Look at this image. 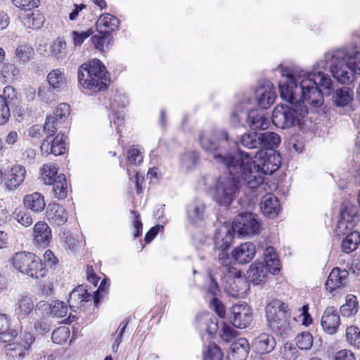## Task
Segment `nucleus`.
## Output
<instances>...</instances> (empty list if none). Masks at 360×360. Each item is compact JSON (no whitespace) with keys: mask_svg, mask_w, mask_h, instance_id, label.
Listing matches in <instances>:
<instances>
[{"mask_svg":"<svg viewBox=\"0 0 360 360\" xmlns=\"http://www.w3.org/2000/svg\"><path fill=\"white\" fill-rule=\"evenodd\" d=\"M199 141L203 150L217 164L226 167L231 174L240 177L244 184L252 190L262 184L264 175L271 174L281 164L280 155L275 151H266L264 155L261 153L257 162L244 151L230 153L229 134L224 129L203 131Z\"/></svg>","mask_w":360,"mask_h":360,"instance_id":"1","label":"nucleus"},{"mask_svg":"<svg viewBox=\"0 0 360 360\" xmlns=\"http://www.w3.org/2000/svg\"><path fill=\"white\" fill-rule=\"evenodd\" d=\"M317 72L293 71L287 68L281 69L283 80L280 82L282 96L293 99L292 89H295L306 103L318 107L323 103V95H330L333 89L330 77L323 73L318 67Z\"/></svg>","mask_w":360,"mask_h":360,"instance_id":"2","label":"nucleus"},{"mask_svg":"<svg viewBox=\"0 0 360 360\" xmlns=\"http://www.w3.org/2000/svg\"><path fill=\"white\" fill-rule=\"evenodd\" d=\"M292 89L293 99L290 101L282 96L279 86L281 98L288 101L289 105H281L274 108L271 120L277 128L285 129L298 126L308 113L307 108L304 105L306 101H303L301 94L295 89Z\"/></svg>","mask_w":360,"mask_h":360,"instance_id":"3","label":"nucleus"},{"mask_svg":"<svg viewBox=\"0 0 360 360\" xmlns=\"http://www.w3.org/2000/svg\"><path fill=\"white\" fill-rule=\"evenodd\" d=\"M347 54L346 48L328 51L316 65L319 69H326L330 63V70L334 78L341 84H349L354 80V74L352 65L347 59Z\"/></svg>","mask_w":360,"mask_h":360,"instance_id":"4","label":"nucleus"},{"mask_svg":"<svg viewBox=\"0 0 360 360\" xmlns=\"http://www.w3.org/2000/svg\"><path fill=\"white\" fill-rule=\"evenodd\" d=\"M77 74L80 84L94 93L107 88L109 78L104 65L98 59L95 58L82 64Z\"/></svg>","mask_w":360,"mask_h":360,"instance_id":"5","label":"nucleus"},{"mask_svg":"<svg viewBox=\"0 0 360 360\" xmlns=\"http://www.w3.org/2000/svg\"><path fill=\"white\" fill-rule=\"evenodd\" d=\"M264 259L266 264L262 262L254 263L247 271L248 280L255 285L266 282L268 271L274 275L278 274L280 271V260L273 247L266 248Z\"/></svg>","mask_w":360,"mask_h":360,"instance_id":"6","label":"nucleus"},{"mask_svg":"<svg viewBox=\"0 0 360 360\" xmlns=\"http://www.w3.org/2000/svg\"><path fill=\"white\" fill-rule=\"evenodd\" d=\"M220 176L213 188V198L221 205L228 207L236 198L240 190V182L243 180L236 175L231 174Z\"/></svg>","mask_w":360,"mask_h":360,"instance_id":"7","label":"nucleus"},{"mask_svg":"<svg viewBox=\"0 0 360 360\" xmlns=\"http://www.w3.org/2000/svg\"><path fill=\"white\" fill-rule=\"evenodd\" d=\"M288 305L279 300H271L266 307V316L269 327L281 337L288 336L290 331Z\"/></svg>","mask_w":360,"mask_h":360,"instance_id":"8","label":"nucleus"},{"mask_svg":"<svg viewBox=\"0 0 360 360\" xmlns=\"http://www.w3.org/2000/svg\"><path fill=\"white\" fill-rule=\"evenodd\" d=\"M13 267L20 273L39 279L45 276L46 269L41 260L32 252H18L12 257Z\"/></svg>","mask_w":360,"mask_h":360,"instance_id":"9","label":"nucleus"},{"mask_svg":"<svg viewBox=\"0 0 360 360\" xmlns=\"http://www.w3.org/2000/svg\"><path fill=\"white\" fill-rule=\"evenodd\" d=\"M234 237V230L229 224H223L215 231L214 237V247L219 252L218 260L221 265L227 266L230 263V257L226 250L230 247Z\"/></svg>","mask_w":360,"mask_h":360,"instance_id":"10","label":"nucleus"},{"mask_svg":"<svg viewBox=\"0 0 360 360\" xmlns=\"http://www.w3.org/2000/svg\"><path fill=\"white\" fill-rule=\"evenodd\" d=\"M359 221L357 207L349 202H344L340 206V219L336 233L338 236L344 235L346 231H352Z\"/></svg>","mask_w":360,"mask_h":360,"instance_id":"11","label":"nucleus"},{"mask_svg":"<svg viewBox=\"0 0 360 360\" xmlns=\"http://www.w3.org/2000/svg\"><path fill=\"white\" fill-rule=\"evenodd\" d=\"M35 338L30 333H25L22 343H8L5 346V353L8 360H22L29 354Z\"/></svg>","mask_w":360,"mask_h":360,"instance_id":"12","label":"nucleus"},{"mask_svg":"<svg viewBox=\"0 0 360 360\" xmlns=\"http://www.w3.org/2000/svg\"><path fill=\"white\" fill-rule=\"evenodd\" d=\"M259 223L252 213L245 212L236 217L233 226L231 227L239 235L250 236L259 233Z\"/></svg>","mask_w":360,"mask_h":360,"instance_id":"13","label":"nucleus"},{"mask_svg":"<svg viewBox=\"0 0 360 360\" xmlns=\"http://www.w3.org/2000/svg\"><path fill=\"white\" fill-rule=\"evenodd\" d=\"M26 169L21 165H14L6 171L3 176L5 190L11 192L18 189L24 182L26 176Z\"/></svg>","mask_w":360,"mask_h":360,"instance_id":"14","label":"nucleus"},{"mask_svg":"<svg viewBox=\"0 0 360 360\" xmlns=\"http://www.w3.org/2000/svg\"><path fill=\"white\" fill-rule=\"evenodd\" d=\"M230 321L236 328H245L252 322V311L248 305L237 304L231 309Z\"/></svg>","mask_w":360,"mask_h":360,"instance_id":"15","label":"nucleus"},{"mask_svg":"<svg viewBox=\"0 0 360 360\" xmlns=\"http://www.w3.org/2000/svg\"><path fill=\"white\" fill-rule=\"evenodd\" d=\"M255 98L260 108L266 109L275 101L276 94L274 85L269 81H266L259 85L255 89Z\"/></svg>","mask_w":360,"mask_h":360,"instance_id":"16","label":"nucleus"},{"mask_svg":"<svg viewBox=\"0 0 360 360\" xmlns=\"http://www.w3.org/2000/svg\"><path fill=\"white\" fill-rule=\"evenodd\" d=\"M251 105L245 108L247 110L246 122L253 130L266 129L270 124L269 118L266 114L258 109H250Z\"/></svg>","mask_w":360,"mask_h":360,"instance_id":"17","label":"nucleus"},{"mask_svg":"<svg viewBox=\"0 0 360 360\" xmlns=\"http://www.w3.org/2000/svg\"><path fill=\"white\" fill-rule=\"evenodd\" d=\"M32 236L36 246L45 248L49 245L52 239L51 228L45 221H37L32 229Z\"/></svg>","mask_w":360,"mask_h":360,"instance_id":"18","label":"nucleus"},{"mask_svg":"<svg viewBox=\"0 0 360 360\" xmlns=\"http://www.w3.org/2000/svg\"><path fill=\"white\" fill-rule=\"evenodd\" d=\"M41 151L43 154L60 155L65 152V142L63 134H58L53 139L46 136L41 145Z\"/></svg>","mask_w":360,"mask_h":360,"instance_id":"19","label":"nucleus"},{"mask_svg":"<svg viewBox=\"0 0 360 360\" xmlns=\"http://www.w3.org/2000/svg\"><path fill=\"white\" fill-rule=\"evenodd\" d=\"M91 295L89 294L83 285H79L75 288L69 295L68 304L70 309L77 311L85 307L86 304L91 302Z\"/></svg>","mask_w":360,"mask_h":360,"instance_id":"20","label":"nucleus"},{"mask_svg":"<svg viewBox=\"0 0 360 360\" xmlns=\"http://www.w3.org/2000/svg\"><path fill=\"white\" fill-rule=\"evenodd\" d=\"M321 324L323 330L328 334L333 335L337 332L340 324V319L338 312L333 307L325 309Z\"/></svg>","mask_w":360,"mask_h":360,"instance_id":"21","label":"nucleus"},{"mask_svg":"<svg viewBox=\"0 0 360 360\" xmlns=\"http://www.w3.org/2000/svg\"><path fill=\"white\" fill-rule=\"evenodd\" d=\"M276 347V341L273 335L262 333L252 342V349L259 354H265L271 352Z\"/></svg>","mask_w":360,"mask_h":360,"instance_id":"22","label":"nucleus"},{"mask_svg":"<svg viewBox=\"0 0 360 360\" xmlns=\"http://www.w3.org/2000/svg\"><path fill=\"white\" fill-rule=\"evenodd\" d=\"M348 276L349 273L345 269L342 270L338 267L333 269L325 283L326 290L332 292L338 288L345 286Z\"/></svg>","mask_w":360,"mask_h":360,"instance_id":"23","label":"nucleus"},{"mask_svg":"<svg viewBox=\"0 0 360 360\" xmlns=\"http://www.w3.org/2000/svg\"><path fill=\"white\" fill-rule=\"evenodd\" d=\"M250 344L245 338H238L234 341L227 355V360H245L250 352Z\"/></svg>","mask_w":360,"mask_h":360,"instance_id":"24","label":"nucleus"},{"mask_svg":"<svg viewBox=\"0 0 360 360\" xmlns=\"http://www.w3.org/2000/svg\"><path fill=\"white\" fill-rule=\"evenodd\" d=\"M256 253L255 245L252 243H244L234 249L232 257L240 264L250 262Z\"/></svg>","mask_w":360,"mask_h":360,"instance_id":"25","label":"nucleus"},{"mask_svg":"<svg viewBox=\"0 0 360 360\" xmlns=\"http://www.w3.org/2000/svg\"><path fill=\"white\" fill-rule=\"evenodd\" d=\"M206 205L203 200L196 198L187 206V216L191 222L202 221L205 217Z\"/></svg>","mask_w":360,"mask_h":360,"instance_id":"26","label":"nucleus"},{"mask_svg":"<svg viewBox=\"0 0 360 360\" xmlns=\"http://www.w3.org/2000/svg\"><path fill=\"white\" fill-rule=\"evenodd\" d=\"M46 214L48 221L57 226L63 225L68 220V214L65 210L57 203L49 204Z\"/></svg>","mask_w":360,"mask_h":360,"instance_id":"27","label":"nucleus"},{"mask_svg":"<svg viewBox=\"0 0 360 360\" xmlns=\"http://www.w3.org/2000/svg\"><path fill=\"white\" fill-rule=\"evenodd\" d=\"M34 302L30 296L26 293L18 296L15 305V312L18 319H23L30 314L34 309Z\"/></svg>","mask_w":360,"mask_h":360,"instance_id":"28","label":"nucleus"},{"mask_svg":"<svg viewBox=\"0 0 360 360\" xmlns=\"http://www.w3.org/2000/svg\"><path fill=\"white\" fill-rule=\"evenodd\" d=\"M261 210L264 214L274 217L281 210L278 198L271 193L264 195L261 201Z\"/></svg>","mask_w":360,"mask_h":360,"instance_id":"29","label":"nucleus"},{"mask_svg":"<svg viewBox=\"0 0 360 360\" xmlns=\"http://www.w3.org/2000/svg\"><path fill=\"white\" fill-rule=\"evenodd\" d=\"M119 20L109 13L101 15L96 22V29L99 33L110 34L118 28Z\"/></svg>","mask_w":360,"mask_h":360,"instance_id":"30","label":"nucleus"},{"mask_svg":"<svg viewBox=\"0 0 360 360\" xmlns=\"http://www.w3.org/2000/svg\"><path fill=\"white\" fill-rule=\"evenodd\" d=\"M354 98V91L349 86H342L336 89L332 97V102L337 107L349 105Z\"/></svg>","mask_w":360,"mask_h":360,"instance_id":"31","label":"nucleus"},{"mask_svg":"<svg viewBox=\"0 0 360 360\" xmlns=\"http://www.w3.org/2000/svg\"><path fill=\"white\" fill-rule=\"evenodd\" d=\"M23 203L26 209L34 212H41L46 207L44 196L38 192L26 195L24 197Z\"/></svg>","mask_w":360,"mask_h":360,"instance_id":"32","label":"nucleus"},{"mask_svg":"<svg viewBox=\"0 0 360 360\" xmlns=\"http://www.w3.org/2000/svg\"><path fill=\"white\" fill-rule=\"evenodd\" d=\"M39 308L42 307L45 309H49L50 314L56 318H63L67 316L68 309L64 302L53 300L51 303L48 304L45 302H40L37 304Z\"/></svg>","mask_w":360,"mask_h":360,"instance_id":"33","label":"nucleus"},{"mask_svg":"<svg viewBox=\"0 0 360 360\" xmlns=\"http://www.w3.org/2000/svg\"><path fill=\"white\" fill-rule=\"evenodd\" d=\"M254 101V99L248 98L235 106L230 115V123L233 127H237L240 125L243 115L245 111L247 112L245 108L252 105Z\"/></svg>","mask_w":360,"mask_h":360,"instance_id":"34","label":"nucleus"},{"mask_svg":"<svg viewBox=\"0 0 360 360\" xmlns=\"http://www.w3.org/2000/svg\"><path fill=\"white\" fill-rule=\"evenodd\" d=\"M359 309L357 297L354 295H347L345 297V303L340 307V312L342 317L352 318L357 314Z\"/></svg>","mask_w":360,"mask_h":360,"instance_id":"35","label":"nucleus"},{"mask_svg":"<svg viewBox=\"0 0 360 360\" xmlns=\"http://www.w3.org/2000/svg\"><path fill=\"white\" fill-rule=\"evenodd\" d=\"M259 136L261 150H268L269 151H274V148L278 146L281 143L279 135L275 132L266 131L259 133Z\"/></svg>","mask_w":360,"mask_h":360,"instance_id":"36","label":"nucleus"},{"mask_svg":"<svg viewBox=\"0 0 360 360\" xmlns=\"http://www.w3.org/2000/svg\"><path fill=\"white\" fill-rule=\"evenodd\" d=\"M346 231V237L342 240L341 249L345 253L354 251L360 243V233L358 231Z\"/></svg>","mask_w":360,"mask_h":360,"instance_id":"37","label":"nucleus"},{"mask_svg":"<svg viewBox=\"0 0 360 360\" xmlns=\"http://www.w3.org/2000/svg\"><path fill=\"white\" fill-rule=\"evenodd\" d=\"M47 81L54 89H62L66 85L64 72L60 68L52 70L47 75Z\"/></svg>","mask_w":360,"mask_h":360,"instance_id":"38","label":"nucleus"},{"mask_svg":"<svg viewBox=\"0 0 360 360\" xmlns=\"http://www.w3.org/2000/svg\"><path fill=\"white\" fill-rule=\"evenodd\" d=\"M49 185H52L53 193L56 198L63 200L67 197L68 184L65 176L63 174H59L58 179Z\"/></svg>","mask_w":360,"mask_h":360,"instance_id":"39","label":"nucleus"},{"mask_svg":"<svg viewBox=\"0 0 360 360\" xmlns=\"http://www.w3.org/2000/svg\"><path fill=\"white\" fill-rule=\"evenodd\" d=\"M240 144L248 149H259L261 150L259 133L247 132L241 135L239 139Z\"/></svg>","mask_w":360,"mask_h":360,"instance_id":"40","label":"nucleus"},{"mask_svg":"<svg viewBox=\"0 0 360 360\" xmlns=\"http://www.w3.org/2000/svg\"><path fill=\"white\" fill-rule=\"evenodd\" d=\"M15 57L22 63H28L34 56L33 47L27 44L18 45L15 50Z\"/></svg>","mask_w":360,"mask_h":360,"instance_id":"41","label":"nucleus"},{"mask_svg":"<svg viewBox=\"0 0 360 360\" xmlns=\"http://www.w3.org/2000/svg\"><path fill=\"white\" fill-rule=\"evenodd\" d=\"M11 217L25 227H28L33 223V219L30 212L25 207L15 208Z\"/></svg>","mask_w":360,"mask_h":360,"instance_id":"42","label":"nucleus"},{"mask_svg":"<svg viewBox=\"0 0 360 360\" xmlns=\"http://www.w3.org/2000/svg\"><path fill=\"white\" fill-rule=\"evenodd\" d=\"M44 22V17L39 13L27 14L22 19L25 27L29 29H39Z\"/></svg>","mask_w":360,"mask_h":360,"instance_id":"43","label":"nucleus"},{"mask_svg":"<svg viewBox=\"0 0 360 360\" xmlns=\"http://www.w3.org/2000/svg\"><path fill=\"white\" fill-rule=\"evenodd\" d=\"M51 54L58 60H63L66 56V42L60 37L57 38L51 46Z\"/></svg>","mask_w":360,"mask_h":360,"instance_id":"44","label":"nucleus"},{"mask_svg":"<svg viewBox=\"0 0 360 360\" xmlns=\"http://www.w3.org/2000/svg\"><path fill=\"white\" fill-rule=\"evenodd\" d=\"M200 328L202 330L205 329L210 335L215 334L219 328L217 319L210 314H205L202 318Z\"/></svg>","mask_w":360,"mask_h":360,"instance_id":"45","label":"nucleus"},{"mask_svg":"<svg viewBox=\"0 0 360 360\" xmlns=\"http://www.w3.org/2000/svg\"><path fill=\"white\" fill-rule=\"evenodd\" d=\"M346 340L349 344L360 348V329L356 326H350L346 328Z\"/></svg>","mask_w":360,"mask_h":360,"instance_id":"46","label":"nucleus"},{"mask_svg":"<svg viewBox=\"0 0 360 360\" xmlns=\"http://www.w3.org/2000/svg\"><path fill=\"white\" fill-rule=\"evenodd\" d=\"M58 169L53 165L45 164L43 165L41 177L45 184H50L58 179Z\"/></svg>","mask_w":360,"mask_h":360,"instance_id":"47","label":"nucleus"},{"mask_svg":"<svg viewBox=\"0 0 360 360\" xmlns=\"http://www.w3.org/2000/svg\"><path fill=\"white\" fill-rule=\"evenodd\" d=\"M313 337L309 332L299 333L295 338L296 345L302 350H309L313 345Z\"/></svg>","mask_w":360,"mask_h":360,"instance_id":"48","label":"nucleus"},{"mask_svg":"<svg viewBox=\"0 0 360 360\" xmlns=\"http://www.w3.org/2000/svg\"><path fill=\"white\" fill-rule=\"evenodd\" d=\"M0 96L4 100L8 106H15L18 103L17 92L11 86H7L4 88L3 94Z\"/></svg>","mask_w":360,"mask_h":360,"instance_id":"49","label":"nucleus"},{"mask_svg":"<svg viewBox=\"0 0 360 360\" xmlns=\"http://www.w3.org/2000/svg\"><path fill=\"white\" fill-rule=\"evenodd\" d=\"M0 73L4 78L15 79L18 75L19 70L14 64L4 63L0 66Z\"/></svg>","mask_w":360,"mask_h":360,"instance_id":"50","label":"nucleus"},{"mask_svg":"<svg viewBox=\"0 0 360 360\" xmlns=\"http://www.w3.org/2000/svg\"><path fill=\"white\" fill-rule=\"evenodd\" d=\"M222 359L223 354L220 347L214 343H210L203 354V360H222Z\"/></svg>","mask_w":360,"mask_h":360,"instance_id":"51","label":"nucleus"},{"mask_svg":"<svg viewBox=\"0 0 360 360\" xmlns=\"http://www.w3.org/2000/svg\"><path fill=\"white\" fill-rule=\"evenodd\" d=\"M69 335V328L65 326H60L53 331L51 338L54 343L62 344L67 340Z\"/></svg>","mask_w":360,"mask_h":360,"instance_id":"52","label":"nucleus"},{"mask_svg":"<svg viewBox=\"0 0 360 360\" xmlns=\"http://www.w3.org/2000/svg\"><path fill=\"white\" fill-rule=\"evenodd\" d=\"M347 59L352 65V69L354 70V74H360V52L354 49H347Z\"/></svg>","mask_w":360,"mask_h":360,"instance_id":"53","label":"nucleus"},{"mask_svg":"<svg viewBox=\"0 0 360 360\" xmlns=\"http://www.w3.org/2000/svg\"><path fill=\"white\" fill-rule=\"evenodd\" d=\"M110 36V34L105 33H99V34L93 36L91 39L95 49L101 51H103L105 50V47H107L108 44L109 43Z\"/></svg>","mask_w":360,"mask_h":360,"instance_id":"54","label":"nucleus"},{"mask_svg":"<svg viewBox=\"0 0 360 360\" xmlns=\"http://www.w3.org/2000/svg\"><path fill=\"white\" fill-rule=\"evenodd\" d=\"M198 160V155L194 151L185 153L181 157V165L186 169L193 168Z\"/></svg>","mask_w":360,"mask_h":360,"instance_id":"55","label":"nucleus"},{"mask_svg":"<svg viewBox=\"0 0 360 360\" xmlns=\"http://www.w3.org/2000/svg\"><path fill=\"white\" fill-rule=\"evenodd\" d=\"M70 112V105L65 103H62L58 105L53 111V115H49L53 120L58 122H62Z\"/></svg>","mask_w":360,"mask_h":360,"instance_id":"56","label":"nucleus"},{"mask_svg":"<svg viewBox=\"0 0 360 360\" xmlns=\"http://www.w3.org/2000/svg\"><path fill=\"white\" fill-rule=\"evenodd\" d=\"M93 34V31L89 29L86 31H72L71 36L75 46H80L84 41Z\"/></svg>","mask_w":360,"mask_h":360,"instance_id":"57","label":"nucleus"},{"mask_svg":"<svg viewBox=\"0 0 360 360\" xmlns=\"http://www.w3.org/2000/svg\"><path fill=\"white\" fill-rule=\"evenodd\" d=\"M58 121L53 120L51 116H47L46 122L44 125V131L47 134L46 136H49V139L53 136L57 131V124Z\"/></svg>","mask_w":360,"mask_h":360,"instance_id":"58","label":"nucleus"},{"mask_svg":"<svg viewBox=\"0 0 360 360\" xmlns=\"http://www.w3.org/2000/svg\"><path fill=\"white\" fill-rule=\"evenodd\" d=\"M13 4L23 10H31L38 7L39 0H12Z\"/></svg>","mask_w":360,"mask_h":360,"instance_id":"59","label":"nucleus"},{"mask_svg":"<svg viewBox=\"0 0 360 360\" xmlns=\"http://www.w3.org/2000/svg\"><path fill=\"white\" fill-rule=\"evenodd\" d=\"M10 106L0 96V125L6 124L10 117Z\"/></svg>","mask_w":360,"mask_h":360,"instance_id":"60","label":"nucleus"},{"mask_svg":"<svg viewBox=\"0 0 360 360\" xmlns=\"http://www.w3.org/2000/svg\"><path fill=\"white\" fill-rule=\"evenodd\" d=\"M237 335L236 331L229 325L224 324L220 332L221 340L228 342Z\"/></svg>","mask_w":360,"mask_h":360,"instance_id":"61","label":"nucleus"},{"mask_svg":"<svg viewBox=\"0 0 360 360\" xmlns=\"http://www.w3.org/2000/svg\"><path fill=\"white\" fill-rule=\"evenodd\" d=\"M34 328L37 333L43 335L50 330L51 325L46 319L43 318L34 322Z\"/></svg>","mask_w":360,"mask_h":360,"instance_id":"62","label":"nucleus"},{"mask_svg":"<svg viewBox=\"0 0 360 360\" xmlns=\"http://www.w3.org/2000/svg\"><path fill=\"white\" fill-rule=\"evenodd\" d=\"M128 162L131 165H136L142 162L143 157L139 149L132 147L128 151Z\"/></svg>","mask_w":360,"mask_h":360,"instance_id":"63","label":"nucleus"},{"mask_svg":"<svg viewBox=\"0 0 360 360\" xmlns=\"http://www.w3.org/2000/svg\"><path fill=\"white\" fill-rule=\"evenodd\" d=\"M333 360H356V357L352 351L342 349L335 354Z\"/></svg>","mask_w":360,"mask_h":360,"instance_id":"64","label":"nucleus"}]
</instances>
